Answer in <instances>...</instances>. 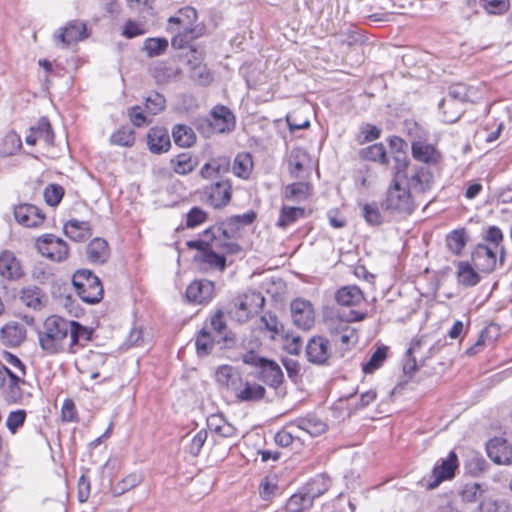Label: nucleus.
<instances>
[{"label":"nucleus","mask_w":512,"mask_h":512,"mask_svg":"<svg viewBox=\"0 0 512 512\" xmlns=\"http://www.w3.org/2000/svg\"><path fill=\"white\" fill-rule=\"evenodd\" d=\"M143 480V477L141 474L138 473H131L127 475L125 478H123L117 485L114 487V494L115 495H121L136 486H138Z\"/></svg>","instance_id":"56"},{"label":"nucleus","mask_w":512,"mask_h":512,"mask_svg":"<svg viewBox=\"0 0 512 512\" xmlns=\"http://www.w3.org/2000/svg\"><path fill=\"white\" fill-rule=\"evenodd\" d=\"M210 125L217 133H228L235 127V116L231 110L223 105L215 106L211 113Z\"/></svg>","instance_id":"18"},{"label":"nucleus","mask_w":512,"mask_h":512,"mask_svg":"<svg viewBox=\"0 0 512 512\" xmlns=\"http://www.w3.org/2000/svg\"><path fill=\"white\" fill-rule=\"evenodd\" d=\"M396 161V172L394 173L391 184L387 189L386 197L382 206L385 210L392 213L409 215L414 211L416 203L415 196L405 186V177L402 175L401 167L407 168L408 163L406 160L401 162L399 159H396Z\"/></svg>","instance_id":"2"},{"label":"nucleus","mask_w":512,"mask_h":512,"mask_svg":"<svg viewBox=\"0 0 512 512\" xmlns=\"http://www.w3.org/2000/svg\"><path fill=\"white\" fill-rule=\"evenodd\" d=\"M113 145L131 147L135 143V132L128 126H122L110 136Z\"/></svg>","instance_id":"50"},{"label":"nucleus","mask_w":512,"mask_h":512,"mask_svg":"<svg viewBox=\"0 0 512 512\" xmlns=\"http://www.w3.org/2000/svg\"><path fill=\"white\" fill-rule=\"evenodd\" d=\"M64 196V189L58 184H50L44 190V198L48 205L57 206Z\"/></svg>","instance_id":"61"},{"label":"nucleus","mask_w":512,"mask_h":512,"mask_svg":"<svg viewBox=\"0 0 512 512\" xmlns=\"http://www.w3.org/2000/svg\"><path fill=\"white\" fill-rule=\"evenodd\" d=\"M151 339L149 334L142 329L133 328L127 336L124 346L126 349L147 348L150 349Z\"/></svg>","instance_id":"45"},{"label":"nucleus","mask_w":512,"mask_h":512,"mask_svg":"<svg viewBox=\"0 0 512 512\" xmlns=\"http://www.w3.org/2000/svg\"><path fill=\"white\" fill-rule=\"evenodd\" d=\"M497 254L498 250L486 244H478L472 253V262L478 270L490 273L496 268Z\"/></svg>","instance_id":"15"},{"label":"nucleus","mask_w":512,"mask_h":512,"mask_svg":"<svg viewBox=\"0 0 512 512\" xmlns=\"http://www.w3.org/2000/svg\"><path fill=\"white\" fill-rule=\"evenodd\" d=\"M168 48L166 38H148L144 42L143 49L149 57H155L163 54Z\"/></svg>","instance_id":"54"},{"label":"nucleus","mask_w":512,"mask_h":512,"mask_svg":"<svg viewBox=\"0 0 512 512\" xmlns=\"http://www.w3.org/2000/svg\"><path fill=\"white\" fill-rule=\"evenodd\" d=\"M234 231L224 225H215L206 229L200 239L186 243L197 252L193 262L203 273L223 272L226 269V256L240 252L241 247L233 241Z\"/></svg>","instance_id":"1"},{"label":"nucleus","mask_w":512,"mask_h":512,"mask_svg":"<svg viewBox=\"0 0 512 512\" xmlns=\"http://www.w3.org/2000/svg\"><path fill=\"white\" fill-rule=\"evenodd\" d=\"M87 259L93 264L105 263L110 255L109 246L106 240L94 238L86 248Z\"/></svg>","instance_id":"29"},{"label":"nucleus","mask_w":512,"mask_h":512,"mask_svg":"<svg viewBox=\"0 0 512 512\" xmlns=\"http://www.w3.org/2000/svg\"><path fill=\"white\" fill-rule=\"evenodd\" d=\"M195 346L198 352H207L213 349L221 350L220 346H223V341L213 333L202 329L196 338Z\"/></svg>","instance_id":"41"},{"label":"nucleus","mask_w":512,"mask_h":512,"mask_svg":"<svg viewBox=\"0 0 512 512\" xmlns=\"http://www.w3.org/2000/svg\"><path fill=\"white\" fill-rule=\"evenodd\" d=\"M208 433L205 429L199 430L190 440L189 445L187 446V451L192 456L199 455L204 443L207 440Z\"/></svg>","instance_id":"64"},{"label":"nucleus","mask_w":512,"mask_h":512,"mask_svg":"<svg viewBox=\"0 0 512 512\" xmlns=\"http://www.w3.org/2000/svg\"><path fill=\"white\" fill-rule=\"evenodd\" d=\"M31 129L35 132L39 140H42L48 144L52 143L54 134L51 128V124L47 118L42 117L38 121L37 125L31 127Z\"/></svg>","instance_id":"59"},{"label":"nucleus","mask_w":512,"mask_h":512,"mask_svg":"<svg viewBox=\"0 0 512 512\" xmlns=\"http://www.w3.org/2000/svg\"><path fill=\"white\" fill-rule=\"evenodd\" d=\"M330 487V479L323 475H318L313 478L307 485L303 488L307 495L311 496V501L313 502L315 498L320 497L324 494Z\"/></svg>","instance_id":"43"},{"label":"nucleus","mask_w":512,"mask_h":512,"mask_svg":"<svg viewBox=\"0 0 512 512\" xmlns=\"http://www.w3.org/2000/svg\"><path fill=\"white\" fill-rule=\"evenodd\" d=\"M253 170V160L250 153L243 152L236 155L233 163V173L242 179H248Z\"/></svg>","instance_id":"40"},{"label":"nucleus","mask_w":512,"mask_h":512,"mask_svg":"<svg viewBox=\"0 0 512 512\" xmlns=\"http://www.w3.org/2000/svg\"><path fill=\"white\" fill-rule=\"evenodd\" d=\"M265 304V298L258 291H248L234 300V309L231 314L239 322L247 321L252 315L258 313Z\"/></svg>","instance_id":"7"},{"label":"nucleus","mask_w":512,"mask_h":512,"mask_svg":"<svg viewBox=\"0 0 512 512\" xmlns=\"http://www.w3.org/2000/svg\"><path fill=\"white\" fill-rule=\"evenodd\" d=\"M499 334V329L496 325L491 324L482 330L478 341L475 343V347L482 349H494V342Z\"/></svg>","instance_id":"51"},{"label":"nucleus","mask_w":512,"mask_h":512,"mask_svg":"<svg viewBox=\"0 0 512 512\" xmlns=\"http://www.w3.org/2000/svg\"><path fill=\"white\" fill-rule=\"evenodd\" d=\"M243 362L254 365L257 368L258 377L267 385L276 389L282 384L283 373L276 362L258 358L257 354H243Z\"/></svg>","instance_id":"6"},{"label":"nucleus","mask_w":512,"mask_h":512,"mask_svg":"<svg viewBox=\"0 0 512 512\" xmlns=\"http://www.w3.org/2000/svg\"><path fill=\"white\" fill-rule=\"evenodd\" d=\"M293 324L302 330H310L315 324L316 312L313 304L306 299L296 298L290 303Z\"/></svg>","instance_id":"10"},{"label":"nucleus","mask_w":512,"mask_h":512,"mask_svg":"<svg viewBox=\"0 0 512 512\" xmlns=\"http://www.w3.org/2000/svg\"><path fill=\"white\" fill-rule=\"evenodd\" d=\"M36 248L42 256L56 262L66 260L69 255L67 243L53 234L39 237L36 241Z\"/></svg>","instance_id":"9"},{"label":"nucleus","mask_w":512,"mask_h":512,"mask_svg":"<svg viewBox=\"0 0 512 512\" xmlns=\"http://www.w3.org/2000/svg\"><path fill=\"white\" fill-rule=\"evenodd\" d=\"M424 361L418 360L414 354H406L403 361V372L408 378H413L417 372H420Z\"/></svg>","instance_id":"63"},{"label":"nucleus","mask_w":512,"mask_h":512,"mask_svg":"<svg viewBox=\"0 0 512 512\" xmlns=\"http://www.w3.org/2000/svg\"><path fill=\"white\" fill-rule=\"evenodd\" d=\"M484 239L490 243L489 247L499 251V261L503 264L505 251L502 245L503 233L501 229L497 226H490L486 231Z\"/></svg>","instance_id":"47"},{"label":"nucleus","mask_w":512,"mask_h":512,"mask_svg":"<svg viewBox=\"0 0 512 512\" xmlns=\"http://www.w3.org/2000/svg\"><path fill=\"white\" fill-rule=\"evenodd\" d=\"M64 233L75 242H82L92 235V227L88 221L70 219L64 224Z\"/></svg>","instance_id":"23"},{"label":"nucleus","mask_w":512,"mask_h":512,"mask_svg":"<svg viewBox=\"0 0 512 512\" xmlns=\"http://www.w3.org/2000/svg\"><path fill=\"white\" fill-rule=\"evenodd\" d=\"M487 453L490 459L497 464L512 463V448L507 445L506 441L491 440L487 444Z\"/></svg>","instance_id":"28"},{"label":"nucleus","mask_w":512,"mask_h":512,"mask_svg":"<svg viewBox=\"0 0 512 512\" xmlns=\"http://www.w3.org/2000/svg\"><path fill=\"white\" fill-rule=\"evenodd\" d=\"M360 156L364 160L379 162L381 164H388L386 149L382 143H376L363 148L360 151Z\"/></svg>","instance_id":"46"},{"label":"nucleus","mask_w":512,"mask_h":512,"mask_svg":"<svg viewBox=\"0 0 512 512\" xmlns=\"http://www.w3.org/2000/svg\"><path fill=\"white\" fill-rule=\"evenodd\" d=\"M166 106L165 97L158 92H151L145 99V109L151 115H157Z\"/></svg>","instance_id":"53"},{"label":"nucleus","mask_w":512,"mask_h":512,"mask_svg":"<svg viewBox=\"0 0 512 512\" xmlns=\"http://www.w3.org/2000/svg\"><path fill=\"white\" fill-rule=\"evenodd\" d=\"M458 282L466 287H472L480 282V276L468 262L462 261L457 265Z\"/></svg>","instance_id":"39"},{"label":"nucleus","mask_w":512,"mask_h":512,"mask_svg":"<svg viewBox=\"0 0 512 512\" xmlns=\"http://www.w3.org/2000/svg\"><path fill=\"white\" fill-rule=\"evenodd\" d=\"M88 36L86 24L79 20H72L54 34V40L56 45L66 48Z\"/></svg>","instance_id":"11"},{"label":"nucleus","mask_w":512,"mask_h":512,"mask_svg":"<svg viewBox=\"0 0 512 512\" xmlns=\"http://www.w3.org/2000/svg\"><path fill=\"white\" fill-rule=\"evenodd\" d=\"M27 387L30 385L24 380V376L11 370L2 389L8 402L24 403L32 396V393L27 391Z\"/></svg>","instance_id":"12"},{"label":"nucleus","mask_w":512,"mask_h":512,"mask_svg":"<svg viewBox=\"0 0 512 512\" xmlns=\"http://www.w3.org/2000/svg\"><path fill=\"white\" fill-rule=\"evenodd\" d=\"M411 151L414 159L427 164H435L440 159V153L435 147L422 140L414 139L412 141Z\"/></svg>","instance_id":"24"},{"label":"nucleus","mask_w":512,"mask_h":512,"mask_svg":"<svg viewBox=\"0 0 512 512\" xmlns=\"http://www.w3.org/2000/svg\"><path fill=\"white\" fill-rule=\"evenodd\" d=\"M207 193L210 204L220 208L227 205L231 199V185L228 181H219L212 184Z\"/></svg>","instance_id":"25"},{"label":"nucleus","mask_w":512,"mask_h":512,"mask_svg":"<svg viewBox=\"0 0 512 512\" xmlns=\"http://www.w3.org/2000/svg\"><path fill=\"white\" fill-rule=\"evenodd\" d=\"M27 330L24 324L10 321L0 329V341L8 348H18L26 339Z\"/></svg>","instance_id":"16"},{"label":"nucleus","mask_w":512,"mask_h":512,"mask_svg":"<svg viewBox=\"0 0 512 512\" xmlns=\"http://www.w3.org/2000/svg\"><path fill=\"white\" fill-rule=\"evenodd\" d=\"M170 165L176 174L187 175L195 170L198 165V160L190 153L184 152L171 158Z\"/></svg>","instance_id":"32"},{"label":"nucleus","mask_w":512,"mask_h":512,"mask_svg":"<svg viewBox=\"0 0 512 512\" xmlns=\"http://www.w3.org/2000/svg\"><path fill=\"white\" fill-rule=\"evenodd\" d=\"M196 21L197 11L190 6L179 9L175 15L169 17L167 31L174 34L171 44L175 49L185 48L199 36L196 32Z\"/></svg>","instance_id":"3"},{"label":"nucleus","mask_w":512,"mask_h":512,"mask_svg":"<svg viewBox=\"0 0 512 512\" xmlns=\"http://www.w3.org/2000/svg\"><path fill=\"white\" fill-rule=\"evenodd\" d=\"M261 323L266 330L272 333V338H275L276 335H282L284 332L283 324L279 321L278 317L271 312H266L261 316Z\"/></svg>","instance_id":"57"},{"label":"nucleus","mask_w":512,"mask_h":512,"mask_svg":"<svg viewBox=\"0 0 512 512\" xmlns=\"http://www.w3.org/2000/svg\"><path fill=\"white\" fill-rule=\"evenodd\" d=\"M483 493V489L478 483H466L459 491L461 500L465 503H473L477 501Z\"/></svg>","instance_id":"55"},{"label":"nucleus","mask_w":512,"mask_h":512,"mask_svg":"<svg viewBox=\"0 0 512 512\" xmlns=\"http://www.w3.org/2000/svg\"><path fill=\"white\" fill-rule=\"evenodd\" d=\"M72 283L77 295L85 303L96 304L103 297L100 279L88 269L77 270L73 274Z\"/></svg>","instance_id":"4"},{"label":"nucleus","mask_w":512,"mask_h":512,"mask_svg":"<svg viewBox=\"0 0 512 512\" xmlns=\"http://www.w3.org/2000/svg\"><path fill=\"white\" fill-rule=\"evenodd\" d=\"M305 217V209L302 207H293L283 205L279 212V217L276 226L281 229H286L299 219Z\"/></svg>","instance_id":"34"},{"label":"nucleus","mask_w":512,"mask_h":512,"mask_svg":"<svg viewBox=\"0 0 512 512\" xmlns=\"http://www.w3.org/2000/svg\"><path fill=\"white\" fill-rule=\"evenodd\" d=\"M172 136L175 144L180 147H191L196 141L193 129L183 124H178L173 128Z\"/></svg>","instance_id":"42"},{"label":"nucleus","mask_w":512,"mask_h":512,"mask_svg":"<svg viewBox=\"0 0 512 512\" xmlns=\"http://www.w3.org/2000/svg\"><path fill=\"white\" fill-rule=\"evenodd\" d=\"M289 428H297L316 437L324 433L327 429V424L320 418L314 415H308L305 418H300L292 423Z\"/></svg>","instance_id":"30"},{"label":"nucleus","mask_w":512,"mask_h":512,"mask_svg":"<svg viewBox=\"0 0 512 512\" xmlns=\"http://www.w3.org/2000/svg\"><path fill=\"white\" fill-rule=\"evenodd\" d=\"M0 275L8 280H17L23 275L20 261L10 251L0 254Z\"/></svg>","instance_id":"22"},{"label":"nucleus","mask_w":512,"mask_h":512,"mask_svg":"<svg viewBox=\"0 0 512 512\" xmlns=\"http://www.w3.org/2000/svg\"><path fill=\"white\" fill-rule=\"evenodd\" d=\"M214 293V283L206 279L194 280L186 289L187 299L196 304H206L210 302L214 297Z\"/></svg>","instance_id":"14"},{"label":"nucleus","mask_w":512,"mask_h":512,"mask_svg":"<svg viewBox=\"0 0 512 512\" xmlns=\"http://www.w3.org/2000/svg\"><path fill=\"white\" fill-rule=\"evenodd\" d=\"M458 468V457L455 452H450L446 458L440 459L433 467L429 476L424 477L423 482L427 489L432 490L442 482L451 480Z\"/></svg>","instance_id":"8"},{"label":"nucleus","mask_w":512,"mask_h":512,"mask_svg":"<svg viewBox=\"0 0 512 512\" xmlns=\"http://www.w3.org/2000/svg\"><path fill=\"white\" fill-rule=\"evenodd\" d=\"M312 193V186L308 182H296L285 187L284 197L287 200L302 202Z\"/></svg>","instance_id":"36"},{"label":"nucleus","mask_w":512,"mask_h":512,"mask_svg":"<svg viewBox=\"0 0 512 512\" xmlns=\"http://www.w3.org/2000/svg\"><path fill=\"white\" fill-rule=\"evenodd\" d=\"M147 145L154 154L167 152L171 147L168 131L163 127H152L147 134Z\"/></svg>","instance_id":"20"},{"label":"nucleus","mask_w":512,"mask_h":512,"mask_svg":"<svg viewBox=\"0 0 512 512\" xmlns=\"http://www.w3.org/2000/svg\"><path fill=\"white\" fill-rule=\"evenodd\" d=\"M311 496L304 489L293 494L286 503L287 512H302L312 506Z\"/></svg>","instance_id":"44"},{"label":"nucleus","mask_w":512,"mask_h":512,"mask_svg":"<svg viewBox=\"0 0 512 512\" xmlns=\"http://www.w3.org/2000/svg\"><path fill=\"white\" fill-rule=\"evenodd\" d=\"M242 377L240 373L231 366L223 365L216 371V380L221 386H225L232 393L239 385Z\"/></svg>","instance_id":"33"},{"label":"nucleus","mask_w":512,"mask_h":512,"mask_svg":"<svg viewBox=\"0 0 512 512\" xmlns=\"http://www.w3.org/2000/svg\"><path fill=\"white\" fill-rule=\"evenodd\" d=\"M22 148L21 137L15 131H9L0 140V157L15 155Z\"/></svg>","instance_id":"37"},{"label":"nucleus","mask_w":512,"mask_h":512,"mask_svg":"<svg viewBox=\"0 0 512 512\" xmlns=\"http://www.w3.org/2000/svg\"><path fill=\"white\" fill-rule=\"evenodd\" d=\"M438 107L441 114V119L445 123L456 122L463 112V106L461 104L444 97L440 101Z\"/></svg>","instance_id":"35"},{"label":"nucleus","mask_w":512,"mask_h":512,"mask_svg":"<svg viewBox=\"0 0 512 512\" xmlns=\"http://www.w3.org/2000/svg\"><path fill=\"white\" fill-rule=\"evenodd\" d=\"M211 327L213 334L223 341V346L220 349H233L235 348L236 338L235 335L230 333L227 334L226 324L224 321V314L222 311H218L211 319Z\"/></svg>","instance_id":"27"},{"label":"nucleus","mask_w":512,"mask_h":512,"mask_svg":"<svg viewBox=\"0 0 512 512\" xmlns=\"http://www.w3.org/2000/svg\"><path fill=\"white\" fill-rule=\"evenodd\" d=\"M335 299L341 306H358L364 301V295L357 286H344L336 292Z\"/></svg>","instance_id":"31"},{"label":"nucleus","mask_w":512,"mask_h":512,"mask_svg":"<svg viewBox=\"0 0 512 512\" xmlns=\"http://www.w3.org/2000/svg\"><path fill=\"white\" fill-rule=\"evenodd\" d=\"M22 305L35 311L41 310L46 304V295L41 288L35 285L23 287L19 292Z\"/></svg>","instance_id":"21"},{"label":"nucleus","mask_w":512,"mask_h":512,"mask_svg":"<svg viewBox=\"0 0 512 512\" xmlns=\"http://www.w3.org/2000/svg\"><path fill=\"white\" fill-rule=\"evenodd\" d=\"M44 330L39 333V342L44 350L57 349L70 332L71 322L58 317L50 316L44 322Z\"/></svg>","instance_id":"5"},{"label":"nucleus","mask_w":512,"mask_h":512,"mask_svg":"<svg viewBox=\"0 0 512 512\" xmlns=\"http://www.w3.org/2000/svg\"><path fill=\"white\" fill-rule=\"evenodd\" d=\"M362 215L365 221L372 226H378L382 223V215L376 203H367L362 207Z\"/></svg>","instance_id":"60"},{"label":"nucleus","mask_w":512,"mask_h":512,"mask_svg":"<svg viewBox=\"0 0 512 512\" xmlns=\"http://www.w3.org/2000/svg\"><path fill=\"white\" fill-rule=\"evenodd\" d=\"M27 413L23 409L11 411L6 419V427L10 433L15 434L25 423Z\"/></svg>","instance_id":"58"},{"label":"nucleus","mask_w":512,"mask_h":512,"mask_svg":"<svg viewBox=\"0 0 512 512\" xmlns=\"http://www.w3.org/2000/svg\"><path fill=\"white\" fill-rule=\"evenodd\" d=\"M447 247L451 252L459 255L467 243L466 231L464 228L455 229L446 237Z\"/></svg>","instance_id":"48"},{"label":"nucleus","mask_w":512,"mask_h":512,"mask_svg":"<svg viewBox=\"0 0 512 512\" xmlns=\"http://www.w3.org/2000/svg\"><path fill=\"white\" fill-rule=\"evenodd\" d=\"M233 394L240 401H258L265 395V388L257 383H250L241 379Z\"/></svg>","instance_id":"26"},{"label":"nucleus","mask_w":512,"mask_h":512,"mask_svg":"<svg viewBox=\"0 0 512 512\" xmlns=\"http://www.w3.org/2000/svg\"><path fill=\"white\" fill-rule=\"evenodd\" d=\"M444 98L454 100L463 106L465 102L469 101L468 88L464 84H454L450 86Z\"/></svg>","instance_id":"62"},{"label":"nucleus","mask_w":512,"mask_h":512,"mask_svg":"<svg viewBox=\"0 0 512 512\" xmlns=\"http://www.w3.org/2000/svg\"><path fill=\"white\" fill-rule=\"evenodd\" d=\"M70 346L85 348L86 344L91 341L92 331L82 326L78 322L72 321L70 328Z\"/></svg>","instance_id":"38"},{"label":"nucleus","mask_w":512,"mask_h":512,"mask_svg":"<svg viewBox=\"0 0 512 512\" xmlns=\"http://www.w3.org/2000/svg\"><path fill=\"white\" fill-rule=\"evenodd\" d=\"M307 160V153L304 149H293L289 158V170L293 177H298L303 170L304 162Z\"/></svg>","instance_id":"52"},{"label":"nucleus","mask_w":512,"mask_h":512,"mask_svg":"<svg viewBox=\"0 0 512 512\" xmlns=\"http://www.w3.org/2000/svg\"><path fill=\"white\" fill-rule=\"evenodd\" d=\"M15 220L28 228L39 227L45 219L41 210L32 204H20L14 208Z\"/></svg>","instance_id":"17"},{"label":"nucleus","mask_w":512,"mask_h":512,"mask_svg":"<svg viewBox=\"0 0 512 512\" xmlns=\"http://www.w3.org/2000/svg\"><path fill=\"white\" fill-rule=\"evenodd\" d=\"M331 339L336 349L350 350L358 340V335L354 328L346 323H340L335 329L330 328Z\"/></svg>","instance_id":"19"},{"label":"nucleus","mask_w":512,"mask_h":512,"mask_svg":"<svg viewBox=\"0 0 512 512\" xmlns=\"http://www.w3.org/2000/svg\"><path fill=\"white\" fill-rule=\"evenodd\" d=\"M404 184L412 194L416 197L417 194L425 193L430 190L433 184V175L426 167L415 168L411 171L410 175H406L405 169L401 167Z\"/></svg>","instance_id":"13"},{"label":"nucleus","mask_w":512,"mask_h":512,"mask_svg":"<svg viewBox=\"0 0 512 512\" xmlns=\"http://www.w3.org/2000/svg\"><path fill=\"white\" fill-rule=\"evenodd\" d=\"M384 2L379 5L378 3H374L372 8H379L378 11H375L367 16V19L372 22H390L394 19L395 12L391 11L390 8L392 6L390 0H381Z\"/></svg>","instance_id":"49"}]
</instances>
